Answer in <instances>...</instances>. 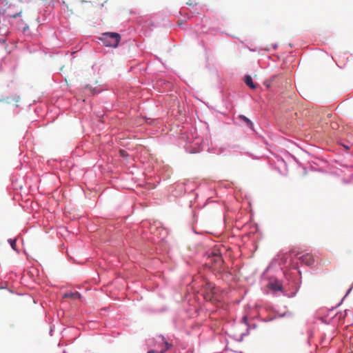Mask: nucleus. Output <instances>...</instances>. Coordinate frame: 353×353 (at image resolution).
Returning <instances> with one entry per match:
<instances>
[{
  "label": "nucleus",
  "instance_id": "obj_1",
  "mask_svg": "<svg viewBox=\"0 0 353 353\" xmlns=\"http://www.w3.org/2000/svg\"><path fill=\"white\" fill-rule=\"evenodd\" d=\"M100 39L105 46L116 48L121 40V36L117 32H105L101 34Z\"/></svg>",
  "mask_w": 353,
  "mask_h": 353
},
{
  "label": "nucleus",
  "instance_id": "obj_2",
  "mask_svg": "<svg viewBox=\"0 0 353 353\" xmlns=\"http://www.w3.org/2000/svg\"><path fill=\"white\" fill-rule=\"evenodd\" d=\"M299 260L301 263L307 265H311L314 262V259L312 254L307 253L299 257Z\"/></svg>",
  "mask_w": 353,
  "mask_h": 353
},
{
  "label": "nucleus",
  "instance_id": "obj_3",
  "mask_svg": "<svg viewBox=\"0 0 353 353\" xmlns=\"http://www.w3.org/2000/svg\"><path fill=\"white\" fill-rule=\"evenodd\" d=\"M212 261L216 264L218 266L221 265V264L223 263V259L221 256V254L217 253H212Z\"/></svg>",
  "mask_w": 353,
  "mask_h": 353
},
{
  "label": "nucleus",
  "instance_id": "obj_4",
  "mask_svg": "<svg viewBox=\"0 0 353 353\" xmlns=\"http://www.w3.org/2000/svg\"><path fill=\"white\" fill-rule=\"evenodd\" d=\"M63 298H68L72 299H81V294L78 292H66L63 294Z\"/></svg>",
  "mask_w": 353,
  "mask_h": 353
},
{
  "label": "nucleus",
  "instance_id": "obj_5",
  "mask_svg": "<svg viewBox=\"0 0 353 353\" xmlns=\"http://www.w3.org/2000/svg\"><path fill=\"white\" fill-rule=\"evenodd\" d=\"M216 293V291H213V292H205L204 293V299L206 300V301H214V294Z\"/></svg>",
  "mask_w": 353,
  "mask_h": 353
},
{
  "label": "nucleus",
  "instance_id": "obj_6",
  "mask_svg": "<svg viewBox=\"0 0 353 353\" xmlns=\"http://www.w3.org/2000/svg\"><path fill=\"white\" fill-rule=\"evenodd\" d=\"M63 4L65 5L66 9H67V16L70 17L74 14V8H75V6L73 4L70 3H65L63 2Z\"/></svg>",
  "mask_w": 353,
  "mask_h": 353
},
{
  "label": "nucleus",
  "instance_id": "obj_7",
  "mask_svg": "<svg viewBox=\"0 0 353 353\" xmlns=\"http://www.w3.org/2000/svg\"><path fill=\"white\" fill-rule=\"evenodd\" d=\"M160 338L161 339L163 343L165 345V347H164V349L161 350L159 352V353H165L167 350H168L172 346V344L170 343L167 341H165V338L163 336H160Z\"/></svg>",
  "mask_w": 353,
  "mask_h": 353
},
{
  "label": "nucleus",
  "instance_id": "obj_8",
  "mask_svg": "<svg viewBox=\"0 0 353 353\" xmlns=\"http://www.w3.org/2000/svg\"><path fill=\"white\" fill-rule=\"evenodd\" d=\"M204 288H205V292L216 291V288H215L214 285L213 283L209 282V281L205 282V285H204Z\"/></svg>",
  "mask_w": 353,
  "mask_h": 353
},
{
  "label": "nucleus",
  "instance_id": "obj_9",
  "mask_svg": "<svg viewBox=\"0 0 353 353\" xmlns=\"http://www.w3.org/2000/svg\"><path fill=\"white\" fill-rule=\"evenodd\" d=\"M245 84L249 86L250 88L254 89L256 88V85L254 84L252 81V79L250 76H246L245 78Z\"/></svg>",
  "mask_w": 353,
  "mask_h": 353
},
{
  "label": "nucleus",
  "instance_id": "obj_10",
  "mask_svg": "<svg viewBox=\"0 0 353 353\" xmlns=\"http://www.w3.org/2000/svg\"><path fill=\"white\" fill-rule=\"evenodd\" d=\"M243 121H244L245 122L247 123V124L250 126V127H252V121L248 119L246 117H245L244 115H241L239 117Z\"/></svg>",
  "mask_w": 353,
  "mask_h": 353
},
{
  "label": "nucleus",
  "instance_id": "obj_11",
  "mask_svg": "<svg viewBox=\"0 0 353 353\" xmlns=\"http://www.w3.org/2000/svg\"><path fill=\"white\" fill-rule=\"evenodd\" d=\"M21 12H22V10H20V12H19L12 14L11 17L12 18H16V17L20 16Z\"/></svg>",
  "mask_w": 353,
  "mask_h": 353
},
{
  "label": "nucleus",
  "instance_id": "obj_12",
  "mask_svg": "<svg viewBox=\"0 0 353 353\" xmlns=\"http://www.w3.org/2000/svg\"><path fill=\"white\" fill-rule=\"evenodd\" d=\"M120 154H121V155L122 157H124L128 156L127 152L125 150H120Z\"/></svg>",
  "mask_w": 353,
  "mask_h": 353
},
{
  "label": "nucleus",
  "instance_id": "obj_13",
  "mask_svg": "<svg viewBox=\"0 0 353 353\" xmlns=\"http://www.w3.org/2000/svg\"><path fill=\"white\" fill-rule=\"evenodd\" d=\"M187 4L189 6H192V5H196L197 3L194 2L193 0H190L188 2H187Z\"/></svg>",
  "mask_w": 353,
  "mask_h": 353
},
{
  "label": "nucleus",
  "instance_id": "obj_14",
  "mask_svg": "<svg viewBox=\"0 0 353 353\" xmlns=\"http://www.w3.org/2000/svg\"><path fill=\"white\" fill-rule=\"evenodd\" d=\"M6 42V39L3 37H2L1 39H0V43H4Z\"/></svg>",
  "mask_w": 353,
  "mask_h": 353
},
{
  "label": "nucleus",
  "instance_id": "obj_15",
  "mask_svg": "<svg viewBox=\"0 0 353 353\" xmlns=\"http://www.w3.org/2000/svg\"><path fill=\"white\" fill-rule=\"evenodd\" d=\"M276 290H281V288L280 286H277L275 288Z\"/></svg>",
  "mask_w": 353,
  "mask_h": 353
},
{
  "label": "nucleus",
  "instance_id": "obj_16",
  "mask_svg": "<svg viewBox=\"0 0 353 353\" xmlns=\"http://www.w3.org/2000/svg\"><path fill=\"white\" fill-rule=\"evenodd\" d=\"M155 352L154 350H150L149 352H148V353H154Z\"/></svg>",
  "mask_w": 353,
  "mask_h": 353
},
{
  "label": "nucleus",
  "instance_id": "obj_17",
  "mask_svg": "<svg viewBox=\"0 0 353 353\" xmlns=\"http://www.w3.org/2000/svg\"><path fill=\"white\" fill-rule=\"evenodd\" d=\"M243 319L244 321H245L247 320V317L246 316H243Z\"/></svg>",
  "mask_w": 353,
  "mask_h": 353
}]
</instances>
